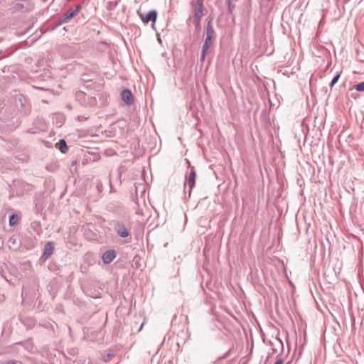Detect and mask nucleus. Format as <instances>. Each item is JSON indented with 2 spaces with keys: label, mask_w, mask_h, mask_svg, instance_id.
Here are the masks:
<instances>
[{
  "label": "nucleus",
  "mask_w": 364,
  "mask_h": 364,
  "mask_svg": "<svg viewBox=\"0 0 364 364\" xmlns=\"http://www.w3.org/2000/svg\"><path fill=\"white\" fill-rule=\"evenodd\" d=\"M204 0H191V5L193 13V23L196 26H199L200 19L204 15L205 8L203 6Z\"/></svg>",
  "instance_id": "1"
},
{
  "label": "nucleus",
  "mask_w": 364,
  "mask_h": 364,
  "mask_svg": "<svg viewBox=\"0 0 364 364\" xmlns=\"http://www.w3.org/2000/svg\"><path fill=\"white\" fill-rule=\"evenodd\" d=\"M215 36V31L210 23L206 26V38L203 46L201 60H204L206 53L213 44V40Z\"/></svg>",
  "instance_id": "2"
},
{
  "label": "nucleus",
  "mask_w": 364,
  "mask_h": 364,
  "mask_svg": "<svg viewBox=\"0 0 364 364\" xmlns=\"http://www.w3.org/2000/svg\"><path fill=\"white\" fill-rule=\"evenodd\" d=\"M138 14L142 22L145 24H147L149 21H152L153 24H154L156 21L157 12L156 11H150L146 15L138 11Z\"/></svg>",
  "instance_id": "3"
},
{
  "label": "nucleus",
  "mask_w": 364,
  "mask_h": 364,
  "mask_svg": "<svg viewBox=\"0 0 364 364\" xmlns=\"http://www.w3.org/2000/svg\"><path fill=\"white\" fill-rule=\"evenodd\" d=\"M115 257L116 252L114 250H108L102 255V259L105 264H109Z\"/></svg>",
  "instance_id": "4"
},
{
  "label": "nucleus",
  "mask_w": 364,
  "mask_h": 364,
  "mask_svg": "<svg viewBox=\"0 0 364 364\" xmlns=\"http://www.w3.org/2000/svg\"><path fill=\"white\" fill-rule=\"evenodd\" d=\"M54 246L52 242H48L45 245L44 252L42 257L47 259L53 252Z\"/></svg>",
  "instance_id": "5"
},
{
  "label": "nucleus",
  "mask_w": 364,
  "mask_h": 364,
  "mask_svg": "<svg viewBox=\"0 0 364 364\" xmlns=\"http://www.w3.org/2000/svg\"><path fill=\"white\" fill-rule=\"evenodd\" d=\"M81 9L80 6H77L75 9L67 11L64 14L63 21H68L75 16Z\"/></svg>",
  "instance_id": "6"
},
{
  "label": "nucleus",
  "mask_w": 364,
  "mask_h": 364,
  "mask_svg": "<svg viewBox=\"0 0 364 364\" xmlns=\"http://www.w3.org/2000/svg\"><path fill=\"white\" fill-rule=\"evenodd\" d=\"M122 97L124 102L127 105H131L133 102L132 94L129 90L122 91Z\"/></svg>",
  "instance_id": "7"
},
{
  "label": "nucleus",
  "mask_w": 364,
  "mask_h": 364,
  "mask_svg": "<svg viewBox=\"0 0 364 364\" xmlns=\"http://www.w3.org/2000/svg\"><path fill=\"white\" fill-rule=\"evenodd\" d=\"M196 183V172L192 171L188 176L187 180V183L189 186L190 188L192 189Z\"/></svg>",
  "instance_id": "8"
},
{
  "label": "nucleus",
  "mask_w": 364,
  "mask_h": 364,
  "mask_svg": "<svg viewBox=\"0 0 364 364\" xmlns=\"http://www.w3.org/2000/svg\"><path fill=\"white\" fill-rule=\"evenodd\" d=\"M59 146H60L59 149L61 152L65 153L67 151L68 147H67V144H66L65 140H63V139L60 140L59 142Z\"/></svg>",
  "instance_id": "9"
},
{
  "label": "nucleus",
  "mask_w": 364,
  "mask_h": 364,
  "mask_svg": "<svg viewBox=\"0 0 364 364\" xmlns=\"http://www.w3.org/2000/svg\"><path fill=\"white\" fill-rule=\"evenodd\" d=\"M18 216L16 215H12L10 216L9 218V225L11 226H13L14 225H16L18 222Z\"/></svg>",
  "instance_id": "10"
},
{
  "label": "nucleus",
  "mask_w": 364,
  "mask_h": 364,
  "mask_svg": "<svg viewBox=\"0 0 364 364\" xmlns=\"http://www.w3.org/2000/svg\"><path fill=\"white\" fill-rule=\"evenodd\" d=\"M118 235L121 236L122 237H126L129 235L128 231L125 228L119 229L118 231Z\"/></svg>",
  "instance_id": "11"
},
{
  "label": "nucleus",
  "mask_w": 364,
  "mask_h": 364,
  "mask_svg": "<svg viewBox=\"0 0 364 364\" xmlns=\"http://www.w3.org/2000/svg\"><path fill=\"white\" fill-rule=\"evenodd\" d=\"M355 88L357 91L363 92L364 91V82H360L355 86Z\"/></svg>",
  "instance_id": "12"
},
{
  "label": "nucleus",
  "mask_w": 364,
  "mask_h": 364,
  "mask_svg": "<svg viewBox=\"0 0 364 364\" xmlns=\"http://www.w3.org/2000/svg\"><path fill=\"white\" fill-rule=\"evenodd\" d=\"M341 73H339L336 76H335V77L333 78V80H332V81H331V87H333V85H334L338 82V80H339V77H340V76H341Z\"/></svg>",
  "instance_id": "13"
},
{
  "label": "nucleus",
  "mask_w": 364,
  "mask_h": 364,
  "mask_svg": "<svg viewBox=\"0 0 364 364\" xmlns=\"http://www.w3.org/2000/svg\"><path fill=\"white\" fill-rule=\"evenodd\" d=\"M274 364H283V360L282 359H278Z\"/></svg>",
  "instance_id": "14"
},
{
  "label": "nucleus",
  "mask_w": 364,
  "mask_h": 364,
  "mask_svg": "<svg viewBox=\"0 0 364 364\" xmlns=\"http://www.w3.org/2000/svg\"><path fill=\"white\" fill-rule=\"evenodd\" d=\"M7 364H16V363L15 362H14V361H9L7 363Z\"/></svg>",
  "instance_id": "15"
}]
</instances>
